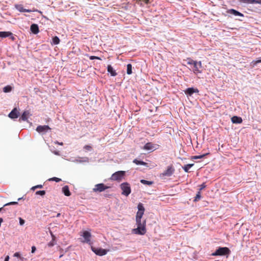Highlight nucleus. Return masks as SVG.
I'll use <instances>...</instances> for the list:
<instances>
[{
  "mask_svg": "<svg viewBox=\"0 0 261 261\" xmlns=\"http://www.w3.org/2000/svg\"><path fill=\"white\" fill-rule=\"evenodd\" d=\"M230 253V249L227 247H219L212 253L213 256L228 255Z\"/></svg>",
  "mask_w": 261,
  "mask_h": 261,
  "instance_id": "f257e3e1",
  "label": "nucleus"
},
{
  "mask_svg": "<svg viewBox=\"0 0 261 261\" xmlns=\"http://www.w3.org/2000/svg\"><path fill=\"white\" fill-rule=\"evenodd\" d=\"M125 172L124 171H119L113 173L110 179L111 180L117 181L118 182L121 181L124 178Z\"/></svg>",
  "mask_w": 261,
  "mask_h": 261,
  "instance_id": "f03ea898",
  "label": "nucleus"
},
{
  "mask_svg": "<svg viewBox=\"0 0 261 261\" xmlns=\"http://www.w3.org/2000/svg\"><path fill=\"white\" fill-rule=\"evenodd\" d=\"M122 190L121 194L125 196H128L131 193V188L129 184L127 182L122 183L120 186Z\"/></svg>",
  "mask_w": 261,
  "mask_h": 261,
  "instance_id": "7ed1b4c3",
  "label": "nucleus"
},
{
  "mask_svg": "<svg viewBox=\"0 0 261 261\" xmlns=\"http://www.w3.org/2000/svg\"><path fill=\"white\" fill-rule=\"evenodd\" d=\"M175 169L172 165L169 166L167 167V168L166 170H165L163 173L160 174V177H165V176H171L173 173L174 172Z\"/></svg>",
  "mask_w": 261,
  "mask_h": 261,
  "instance_id": "20e7f679",
  "label": "nucleus"
},
{
  "mask_svg": "<svg viewBox=\"0 0 261 261\" xmlns=\"http://www.w3.org/2000/svg\"><path fill=\"white\" fill-rule=\"evenodd\" d=\"M138 211L136 216V219H141L145 211L143 204L139 203L138 205Z\"/></svg>",
  "mask_w": 261,
  "mask_h": 261,
  "instance_id": "39448f33",
  "label": "nucleus"
},
{
  "mask_svg": "<svg viewBox=\"0 0 261 261\" xmlns=\"http://www.w3.org/2000/svg\"><path fill=\"white\" fill-rule=\"evenodd\" d=\"M108 188H109V187L103 184H98L95 185L94 188L93 189V191L95 192H101Z\"/></svg>",
  "mask_w": 261,
  "mask_h": 261,
  "instance_id": "423d86ee",
  "label": "nucleus"
},
{
  "mask_svg": "<svg viewBox=\"0 0 261 261\" xmlns=\"http://www.w3.org/2000/svg\"><path fill=\"white\" fill-rule=\"evenodd\" d=\"M132 232L136 234L144 235L146 232V226H137L136 228L132 230Z\"/></svg>",
  "mask_w": 261,
  "mask_h": 261,
  "instance_id": "0eeeda50",
  "label": "nucleus"
},
{
  "mask_svg": "<svg viewBox=\"0 0 261 261\" xmlns=\"http://www.w3.org/2000/svg\"><path fill=\"white\" fill-rule=\"evenodd\" d=\"M193 71L195 74L201 73L200 69L202 68V64L201 61H196L193 64Z\"/></svg>",
  "mask_w": 261,
  "mask_h": 261,
  "instance_id": "6e6552de",
  "label": "nucleus"
},
{
  "mask_svg": "<svg viewBox=\"0 0 261 261\" xmlns=\"http://www.w3.org/2000/svg\"><path fill=\"white\" fill-rule=\"evenodd\" d=\"M159 145L153 144L151 142L147 143L143 147V149L146 150L153 151L158 148Z\"/></svg>",
  "mask_w": 261,
  "mask_h": 261,
  "instance_id": "1a4fd4ad",
  "label": "nucleus"
},
{
  "mask_svg": "<svg viewBox=\"0 0 261 261\" xmlns=\"http://www.w3.org/2000/svg\"><path fill=\"white\" fill-rule=\"evenodd\" d=\"M92 250L97 255L102 256L107 254V251L102 248H95L92 247Z\"/></svg>",
  "mask_w": 261,
  "mask_h": 261,
  "instance_id": "9d476101",
  "label": "nucleus"
},
{
  "mask_svg": "<svg viewBox=\"0 0 261 261\" xmlns=\"http://www.w3.org/2000/svg\"><path fill=\"white\" fill-rule=\"evenodd\" d=\"M51 128L49 127L48 125H39L37 126L36 128V130L39 133H46L48 130H50Z\"/></svg>",
  "mask_w": 261,
  "mask_h": 261,
  "instance_id": "9b49d317",
  "label": "nucleus"
},
{
  "mask_svg": "<svg viewBox=\"0 0 261 261\" xmlns=\"http://www.w3.org/2000/svg\"><path fill=\"white\" fill-rule=\"evenodd\" d=\"M82 236L84 237L85 240L83 241L84 243H90V238L91 237V233L88 231H84L83 233Z\"/></svg>",
  "mask_w": 261,
  "mask_h": 261,
  "instance_id": "f8f14e48",
  "label": "nucleus"
},
{
  "mask_svg": "<svg viewBox=\"0 0 261 261\" xmlns=\"http://www.w3.org/2000/svg\"><path fill=\"white\" fill-rule=\"evenodd\" d=\"M10 36L12 40L14 41L15 38L13 36V34L10 32H0V37L6 38Z\"/></svg>",
  "mask_w": 261,
  "mask_h": 261,
  "instance_id": "ddd939ff",
  "label": "nucleus"
},
{
  "mask_svg": "<svg viewBox=\"0 0 261 261\" xmlns=\"http://www.w3.org/2000/svg\"><path fill=\"white\" fill-rule=\"evenodd\" d=\"M19 112L16 108H14L9 114V117L11 119L18 118L19 116Z\"/></svg>",
  "mask_w": 261,
  "mask_h": 261,
  "instance_id": "4468645a",
  "label": "nucleus"
},
{
  "mask_svg": "<svg viewBox=\"0 0 261 261\" xmlns=\"http://www.w3.org/2000/svg\"><path fill=\"white\" fill-rule=\"evenodd\" d=\"M30 115H31L29 111H24L19 118V121H20L21 120L23 121H27L29 116Z\"/></svg>",
  "mask_w": 261,
  "mask_h": 261,
  "instance_id": "2eb2a0df",
  "label": "nucleus"
},
{
  "mask_svg": "<svg viewBox=\"0 0 261 261\" xmlns=\"http://www.w3.org/2000/svg\"><path fill=\"white\" fill-rule=\"evenodd\" d=\"M199 90L197 89L193 88H188L185 91V93L189 96H191L194 93H198Z\"/></svg>",
  "mask_w": 261,
  "mask_h": 261,
  "instance_id": "dca6fc26",
  "label": "nucleus"
},
{
  "mask_svg": "<svg viewBox=\"0 0 261 261\" xmlns=\"http://www.w3.org/2000/svg\"><path fill=\"white\" fill-rule=\"evenodd\" d=\"M15 8L20 12H31L32 11L31 10L24 9L21 5H16Z\"/></svg>",
  "mask_w": 261,
  "mask_h": 261,
  "instance_id": "f3484780",
  "label": "nucleus"
},
{
  "mask_svg": "<svg viewBox=\"0 0 261 261\" xmlns=\"http://www.w3.org/2000/svg\"><path fill=\"white\" fill-rule=\"evenodd\" d=\"M30 29L32 32L34 34H37L39 32L38 26L36 24H32L31 25Z\"/></svg>",
  "mask_w": 261,
  "mask_h": 261,
  "instance_id": "a211bd4d",
  "label": "nucleus"
},
{
  "mask_svg": "<svg viewBox=\"0 0 261 261\" xmlns=\"http://www.w3.org/2000/svg\"><path fill=\"white\" fill-rule=\"evenodd\" d=\"M241 3L247 4H261V0H240Z\"/></svg>",
  "mask_w": 261,
  "mask_h": 261,
  "instance_id": "6ab92c4d",
  "label": "nucleus"
},
{
  "mask_svg": "<svg viewBox=\"0 0 261 261\" xmlns=\"http://www.w3.org/2000/svg\"><path fill=\"white\" fill-rule=\"evenodd\" d=\"M231 120L233 123H241L243 121L241 117L236 116H233Z\"/></svg>",
  "mask_w": 261,
  "mask_h": 261,
  "instance_id": "aec40b11",
  "label": "nucleus"
},
{
  "mask_svg": "<svg viewBox=\"0 0 261 261\" xmlns=\"http://www.w3.org/2000/svg\"><path fill=\"white\" fill-rule=\"evenodd\" d=\"M108 72L110 73L111 75V76H115L117 75V72L116 71L113 69L112 66L110 65H109L107 67Z\"/></svg>",
  "mask_w": 261,
  "mask_h": 261,
  "instance_id": "412c9836",
  "label": "nucleus"
},
{
  "mask_svg": "<svg viewBox=\"0 0 261 261\" xmlns=\"http://www.w3.org/2000/svg\"><path fill=\"white\" fill-rule=\"evenodd\" d=\"M62 192L66 196H69L71 195L69 187L67 186H65L62 188Z\"/></svg>",
  "mask_w": 261,
  "mask_h": 261,
  "instance_id": "4be33fe9",
  "label": "nucleus"
},
{
  "mask_svg": "<svg viewBox=\"0 0 261 261\" xmlns=\"http://www.w3.org/2000/svg\"><path fill=\"white\" fill-rule=\"evenodd\" d=\"M137 226H146V220L142 221L141 219H136Z\"/></svg>",
  "mask_w": 261,
  "mask_h": 261,
  "instance_id": "5701e85b",
  "label": "nucleus"
},
{
  "mask_svg": "<svg viewBox=\"0 0 261 261\" xmlns=\"http://www.w3.org/2000/svg\"><path fill=\"white\" fill-rule=\"evenodd\" d=\"M229 12L231 14H233L236 16H243V15L242 13H241L239 11H237V10H234V9L230 10Z\"/></svg>",
  "mask_w": 261,
  "mask_h": 261,
  "instance_id": "b1692460",
  "label": "nucleus"
},
{
  "mask_svg": "<svg viewBox=\"0 0 261 261\" xmlns=\"http://www.w3.org/2000/svg\"><path fill=\"white\" fill-rule=\"evenodd\" d=\"M193 165V164H187L182 167V168L186 172H189V169L191 168Z\"/></svg>",
  "mask_w": 261,
  "mask_h": 261,
  "instance_id": "393cba45",
  "label": "nucleus"
},
{
  "mask_svg": "<svg viewBox=\"0 0 261 261\" xmlns=\"http://www.w3.org/2000/svg\"><path fill=\"white\" fill-rule=\"evenodd\" d=\"M133 163H135L136 165H144V166H146L147 164L146 163H145L143 161H139L137 159H135L133 161Z\"/></svg>",
  "mask_w": 261,
  "mask_h": 261,
  "instance_id": "a878e982",
  "label": "nucleus"
},
{
  "mask_svg": "<svg viewBox=\"0 0 261 261\" xmlns=\"http://www.w3.org/2000/svg\"><path fill=\"white\" fill-rule=\"evenodd\" d=\"M50 234H51V236L52 237V241H50L49 243H48V247H53V246H54L55 245V243H54V241L55 240V236L53 234V233H52V232H50Z\"/></svg>",
  "mask_w": 261,
  "mask_h": 261,
  "instance_id": "bb28decb",
  "label": "nucleus"
},
{
  "mask_svg": "<svg viewBox=\"0 0 261 261\" xmlns=\"http://www.w3.org/2000/svg\"><path fill=\"white\" fill-rule=\"evenodd\" d=\"M53 44L54 45H57L60 43V39L57 36H55L53 38Z\"/></svg>",
  "mask_w": 261,
  "mask_h": 261,
  "instance_id": "cd10ccee",
  "label": "nucleus"
},
{
  "mask_svg": "<svg viewBox=\"0 0 261 261\" xmlns=\"http://www.w3.org/2000/svg\"><path fill=\"white\" fill-rule=\"evenodd\" d=\"M210 153H205V154H202V155H195V156H193L192 157V159H202L203 158H204V156H205L206 155L209 154Z\"/></svg>",
  "mask_w": 261,
  "mask_h": 261,
  "instance_id": "c85d7f7f",
  "label": "nucleus"
},
{
  "mask_svg": "<svg viewBox=\"0 0 261 261\" xmlns=\"http://www.w3.org/2000/svg\"><path fill=\"white\" fill-rule=\"evenodd\" d=\"M140 182L144 185H151L153 183V182L152 181H148V180H146L145 179H141Z\"/></svg>",
  "mask_w": 261,
  "mask_h": 261,
  "instance_id": "c756f323",
  "label": "nucleus"
},
{
  "mask_svg": "<svg viewBox=\"0 0 261 261\" xmlns=\"http://www.w3.org/2000/svg\"><path fill=\"white\" fill-rule=\"evenodd\" d=\"M127 73L130 74L132 73V66L130 64L127 65Z\"/></svg>",
  "mask_w": 261,
  "mask_h": 261,
  "instance_id": "7c9ffc66",
  "label": "nucleus"
},
{
  "mask_svg": "<svg viewBox=\"0 0 261 261\" xmlns=\"http://www.w3.org/2000/svg\"><path fill=\"white\" fill-rule=\"evenodd\" d=\"M12 90L11 86L8 85L3 88V91L5 93H8Z\"/></svg>",
  "mask_w": 261,
  "mask_h": 261,
  "instance_id": "2f4dec72",
  "label": "nucleus"
},
{
  "mask_svg": "<svg viewBox=\"0 0 261 261\" xmlns=\"http://www.w3.org/2000/svg\"><path fill=\"white\" fill-rule=\"evenodd\" d=\"M261 63V59L258 60L256 61H253L251 63V66H252L253 67L256 66L258 63Z\"/></svg>",
  "mask_w": 261,
  "mask_h": 261,
  "instance_id": "473e14b6",
  "label": "nucleus"
},
{
  "mask_svg": "<svg viewBox=\"0 0 261 261\" xmlns=\"http://www.w3.org/2000/svg\"><path fill=\"white\" fill-rule=\"evenodd\" d=\"M196 61H194L193 60L189 58L187 59V64L188 65H193V64L195 63Z\"/></svg>",
  "mask_w": 261,
  "mask_h": 261,
  "instance_id": "72a5a7b5",
  "label": "nucleus"
},
{
  "mask_svg": "<svg viewBox=\"0 0 261 261\" xmlns=\"http://www.w3.org/2000/svg\"><path fill=\"white\" fill-rule=\"evenodd\" d=\"M201 198V193H200V191H199L196 194V197H195V199H194V201H198V200H199Z\"/></svg>",
  "mask_w": 261,
  "mask_h": 261,
  "instance_id": "f704fd0d",
  "label": "nucleus"
},
{
  "mask_svg": "<svg viewBox=\"0 0 261 261\" xmlns=\"http://www.w3.org/2000/svg\"><path fill=\"white\" fill-rule=\"evenodd\" d=\"M49 181H55L56 182H60V181H61V179L58 178V177H54L49 179Z\"/></svg>",
  "mask_w": 261,
  "mask_h": 261,
  "instance_id": "c9c22d12",
  "label": "nucleus"
},
{
  "mask_svg": "<svg viewBox=\"0 0 261 261\" xmlns=\"http://www.w3.org/2000/svg\"><path fill=\"white\" fill-rule=\"evenodd\" d=\"M36 195H40L41 196H43L45 194V191L44 190L42 191H38L36 192Z\"/></svg>",
  "mask_w": 261,
  "mask_h": 261,
  "instance_id": "e433bc0d",
  "label": "nucleus"
},
{
  "mask_svg": "<svg viewBox=\"0 0 261 261\" xmlns=\"http://www.w3.org/2000/svg\"><path fill=\"white\" fill-rule=\"evenodd\" d=\"M84 148L87 151H91L92 150V147L89 145H85Z\"/></svg>",
  "mask_w": 261,
  "mask_h": 261,
  "instance_id": "4c0bfd02",
  "label": "nucleus"
},
{
  "mask_svg": "<svg viewBox=\"0 0 261 261\" xmlns=\"http://www.w3.org/2000/svg\"><path fill=\"white\" fill-rule=\"evenodd\" d=\"M18 204L17 202H9L8 203L5 204L4 206L9 205H15V204Z\"/></svg>",
  "mask_w": 261,
  "mask_h": 261,
  "instance_id": "58836bf2",
  "label": "nucleus"
},
{
  "mask_svg": "<svg viewBox=\"0 0 261 261\" xmlns=\"http://www.w3.org/2000/svg\"><path fill=\"white\" fill-rule=\"evenodd\" d=\"M90 60H94V59H97V60H101L100 59V58L98 57H96V56H90Z\"/></svg>",
  "mask_w": 261,
  "mask_h": 261,
  "instance_id": "ea45409f",
  "label": "nucleus"
},
{
  "mask_svg": "<svg viewBox=\"0 0 261 261\" xmlns=\"http://www.w3.org/2000/svg\"><path fill=\"white\" fill-rule=\"evenodd\" d=\"M42 187H43V186L42 185H38L33 187L32 188V189L34 190L35 189H36V188H42Z\"/></svg>",
  "mask_w": 261,
  "mask_h": 261,
  "instance_id": "a19ab883",
  "label": "nucleus"
},
{
  "mask_svg": "<svg viewBox=\"0 0 261 261\" xmlns=\"http://www.w3.org/2000/svg\"><path fill=\"white\" fill-rule=\"evenodd\" d=\"M25 221L23 219H22L21 218H19V223L21 225H22L24 224Z\"/></svg>",
  "mask_w": 261,
  "mask_h": 261,
  "instance_id": "79ce46f5",
  "label": "nucleus"
},
{
  "mask_svg": "<svg viewBox=\"0 0 261 261\" xmlns=\"http://www.w3.org/2000/svg\"><path fill=\"white\" fill-rule=\"evenodd\" d=\"M20 261H27V258L24 257L23 256H20L19 257Z\"/></svg>",
  "mask_w": 261,
  "mask_h": 261,
  "instance_id": "37998d69",
  "label": "nucleus"
},
{
  "mask_svg": "<svg viewBox=\"0 0 261 261\" xmlns=\"http://www.w3.org/2000/svg\"><path fill=\"white\" fill-rule=\"evenodd\" d=\"M20 254L19 252H16L14 254V257H18L19 258L20 257Z\"/></svg>",
  "mask_w": 261,
  "mask_h": 261,
  "instance_id": "c03bdc74",
  "label": "nucleus"
},
{
  "mask_svg": "<svg viewBox=\"0 0 261 261\" xmlns=\"http://www.w3.org/2000/svg\"><path fill=\"white\" fill-rule=\"evenodd\" d=\"M205 187V185L204 183H203L202 185H200V188L199 189V191H200L203 189H204Z\"/></svg>",
  "mask_w": 261,
  "mask_h": 261,
  "instance_id": "a18cd8bd",
  "label": "nucleus"
},
{
  "mask_svg": "<svg viewBox=\"0 0 261 261\" xmlns=\"http://www.w3.org/2000/svg\"><path fill=\"white\" fill-rule=\"evenodd\" d=\"M36 251V247L35 246H33L32 247V252L34 253Z\"/></svg>",
  "mask_w": 261,
  "mask_h": 261,
  "instance_id": "49530a36",
  "label": "nucleus"
},
{
  "mask_svg": "<svg viewBox=\"0 0 261 261\" xmlns=\"http://www.w3.org/2000/svg\"><path fill=\"white\" fill-rule=\"evenodd\" d=\"M9 255H7L5 257V260L4 261H9Z\"/></svg>",
  "mask_w": 261,
  "mask_h": 261,
  "instance_id": "de8ad7c7",
  "label": "nucleus"
},
{
  "mask_svg": "<svg viewBox=\"0 0 261 261\" xmlns=\"http://www.w3.org/2000/svg\"><path fill=\"white\" fill-rule=\"evenodd\" d=\"M146 4H148L149 2V0H143Z\"/></svg>",
  "mask_w": 261,
  "mask_h": 261,
  "instance_id": "09e8293b",
  "label": "nucleus"
},
{
  "mask_svg": "<svg viewBox=\"0 0 261 261\" xmlns=\"http://www.w3.org/2000/svg\"><path fill=\"white\" fill-rule=\"evenodd\" d=\"M56 143L58 144H59V145H63V143L62 142L59 143V142H58V141H57V142H56Z\"/></svg>",
  "mask_w": 261,
  "mask_h": 261,
  "instance_id": "8fccbe9b",
  "label": "nucleus"
},
{
  "mask_svg": "<svg viewBox=\"0 0 261 261\" xmlns=\"http://www.w3.org/2000/svg\"><path fill=\"white\" fill-rule=\"evenodd\" d=\"M61 215V214L60 213H58L57 215V217H60Z\"/></svg>",
  "mask_w": 261,
  "mask_h": 261,
  "instance_id": "3c124183",
  "label": "nucleus"
},
{
  "mask_svg": "<svg viewBox=\"0 0 261 261\" xmlns=\"http://www.w3.org/2000/svg\"><path fill=\"white\" fill-rule=\"evenodd\" d=\"M2 208H0V212L1 211V210H2Z\"/></svg>",
  "mask_w": 261,
  "mask_h": 261,
  "instance_id": "603ef678",
  "label": "nucleus"
}]
</instances>
